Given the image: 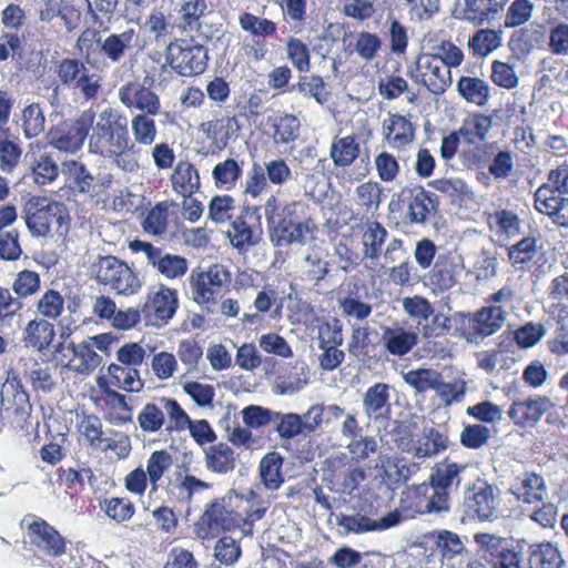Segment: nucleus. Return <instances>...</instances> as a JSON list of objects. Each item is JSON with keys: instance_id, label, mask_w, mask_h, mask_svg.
I'll list each match as a JSON object with an SVG mask.
<instances>
[{"instance_id": "1", "label": "nucleus", "mask_w": 568, "mask_h": 568, "mask_svg": "<svg viewBox=\"0 0 568 568\" xmlns=\"http://www.w3.org/2000/svg\"><path fill=\"white\" fill-rule=\"evenodd\" d=\"M90 129L92 132L89 134V151L101 156L128 144L131 139L126 116L111 106L95 113Z\"/></svg>"}, {"instance_id": "2", "label": "nucleus", "mask_w": 568, "mask_h": 568, "mask_svg": "<svg viewBox=\"0 0 568 568\" xmlns=\"http://www.w3.org/2000/svg\"><path fill=\"white\" fill-rule=\"evenodd\" d=\"M90 276L119 295H133L141 288L135 272L113 255L98 256L90 265Z\"/></svg>"}, {"instance_id": "3", "label": "nucleus", "mask_w": 568, "mask_h": 568, "mask_svg": "<svg viewBox=\"0 0 568 568\" xmlns=\"http://www.w3.org/2000/svg\"><path fill=\"white\" fill-rule=\"evenodd\" d=\"M165 63L162 70L170 67L179 75L194 77L205 71L209 55L204 45L185 39H174L166 44Z\"/></svg>"}, {"instance_id": "4", "label": "nucleus", "mask_w": 568, "mask_h": 568, "mask_svg": "<svg viewBox=\"0 0 568 568\" xmlns=\"http://www.w3.org/2000/svg\"><path fill=\"white\" fill-rule=\"evenodd\" d=\"M139 261L145 262L165 280H181L187 272V260L179 254H172L150 242L134 240L129 244Z\"/></svg>"}, {"instance_id": "5", "label": "nucleus", "mask_w": 568, "mask_h": 568, "mask_svg": "<svg viewBox=\"0 0 568 568\" xmlns=\"http://www.w3.org/2000/svg\"><path fill=\"white\" fill-rule=\"evenodd\" d=\"M26 223L36 236H45L53 225L61 227L69 219L64 204L47 197L34 196L26 207Z\"/></svg>"}, {"instance_id": "6", "label": "nucleus", "mask_w": 568, "mask_h": 568, "mask_svg": "<svg viewBox=\"0 0 568 568\" xmlns=\"http://www.w3.org/2000/svg\"><path fill=\"white\" fill-rule=\"evenodd\" d=\"M402 503L405 508L419 515H438L450 508L448 493L437 487L430 477L428 483L408 487L403 493Z\"/></svg>"}, {"instance_id": "7", "label": "nucleus", "mask_w": 568, "mask_h": 568, "mask_svg": "<svg viewBox=\"0 0 568 568\" xmlns=\"http://www.w3.org/2000/svg\"><path fill=\"white\" fill-rule=\"evenodd\" d=\"M408 75L418 84L426 87L433 94H443L452 84V72L437 55L422 52L415 67L408 69Z\"/></svg>"}, {"instance_id": "8", "label": "nucleus", "mask_w": 568, "mask_h": 568, "mask_svg": "<svg viewBox=\"0 0 568 568\" xmlns=\"http://www.w3.org/2000/svg\"><path fill=\"white\" fill-rule=\"evenodd\" d=\"M94 116L95 111L89 108L74 120L63 121L49 133V143L59 151L77 152L83 145L85 139L89 138Z\"/></svg>"}, {"instance_id": "9", "label": "nucleus", "mask_w": 568, "mask_h": 568, "mask_svg": "<svg viewBox=\"0 0 568 568\" xmlns=\"http://www.w3.org/2000/svg\"><path fill=\"white\" fill-rule=\"evenodd\" d=\"M500 501L498 488L480 477H476L466 488L467 509L481 521H493L497 518Z\"/></svg>"}, {"instance_id": "10", "label": "nucleus", "mask_w": 568, "mask_h": 568, "mask_svg": "<svg viewBox=\"0 0 568 568\" xmlns=\"http://www.w3.org/2000/svg\"><path fill=\"white\" fill-rule=\"evenodd\" d=\"M213 4L207 0H182L178 11L180 27L184 31L196 32L205 40H212L220 33V27L209 21Z\"/></svg>"}, {"instance_id": "11", "label": "nucleus", "mask_w": 568, "mask_h": 568, "mask_svg": "<svg viewBox=\"0 0 568 568\" xmlns=\"http://www.w3.org/2000/svg\"><path fill=\"white\" fill-rule=\"evenodd\" d=\"M154 82V77L150 74L144 77L143 83L128 82L118 90V98L126 109L138 111V114H159L161 101L150 88Z\"/></svg>"}, {"instance_id": "12", "label": "nucleus", "mask_w": 568, "mask_h": 568, "mask_svg": "<svg viewBox=\"0 0 568 568\" xmlns=\"http://www.w3.org/2000/svg\"><path fill=\"white\" fill-rule=\"evenodd\" d=\"M298 203H290L282 207V217L271 229V241L277 247H285L293 243L304 244L312 232L313 224L310 221L297 220Z\"/></svg>"}, {"instance_id": "13", "label": "nucleus", "mask_w": 568, "mask_h": 568, "mask_svg": "<svg viewBox=\"0 0 568 568\" xmlns=\"http://www.w3.org/2000/svg\"><path fill=\"white\" fill-rule=\"evenodd\" d=\"M336 525L343 534H367L383 531L395 527L400 521L397 511H392L382 517L372 516L368 513L354 511L352 514L341 513L335 516Z\"/></svg>"}, {"instance_id": "14", "label": "nucleus", "mask_w": 568, "mask_h": 568, "mask_svg": "<svg viewBox=\"0 0 568 568\" xmlns=\"http://www.w3.org/2000/svg\"><path fill=\"white\" fill-rule=\"evenodd\" d=\"M179 306L178 292L165 285L148 294L143 312L146 323L154 327L165 326L176 313Z\"/></svg>"}, {"instance_id": "15", "label": "nucleus", "mask_w": 568, "mask_h": 568, "mask_svg": "<svg viewBox=\"0 0 568 568\" xmlns=\"http://www.w3.org/2000/svg\"><path fill=\"white\" fill-rule=\"evenodd\" d=\"M463 272V257L456 252L446 251L437 254L428 281L434 292H446L459 283Z\"/></svg>"}, {"instance_id": "16", "label": "nucleus", "mask_w": 568, "mask_h": 568, "mask_svg": "<svg viewBox=\"0 0 568 568\" xmlns=\"http://www.w3.org/2000/svg\"><path fill=\"white\" fill-rule=\"evenodd\" d=\"M509 491L518 501L527 505L544 503L549 496L546 479L535 471L517 476Z\"/></svg>"}, {"instance_id": "17", "label": "nucleus", "mask_w": 568, "mask_h": 568, "mask_svg": "<svg viewBox=\"0 0 568 568\" xmlns=\"http://www.w3.org/2000/svg\"><path fill=\"white\" fill-rule=\"evenodd\" d=\"M477 469L467 463H457L445 458L437 464L434 473L430 475L433 483L448 495L450 490H456L459 485L467 479L476 477Z\"/></svg>"}, {"instance_id": "18", "label": "nucleus", "mask_w": 568, "mask_h": 568, "mask_svg": "<svg viewBox=\"0 0 568 568\" xmlns=\"http://www.w3.org/2000/svg\"><path fill=\"white\" fill-rule=\"evenodd\" d=\"M552 406L547 396H535L513 402L508 416L520 427L535 426Z\"/></svg>"}, {"instance_id": "19", "label": "nucleus", "mask_w": 568, "mask_h": 568, "mask_svg": "<svg viewBox=\"0 0 568 568\" xmlns=\"http://www.w3.org/2000/svg\"><path fill=\"white\" fill-rule=\"evenodd\" d=\"M139 31L128 28L119 33H111L103 40H99L100 49L112 62H120L126 55L142 48Z\"/></svg>"}, {"instance_id": "20", "label": "nucleus", "mask_w": 568, "mask_h": 568, "mask_svg": "<svg viewBox=\"0 0 568 568\" xmlns=\"http://www.w3.org/2000/svg\"><path fill=\"white\" fill-rule=\"evenodd\" d=\"M385 265L399 262L388 268V277L396 285H406L412 282L413 265L404 247V241L399 237H393L383 253Z\"/></svg>"}, {"instance_id": "21", "label": "nucleus", "mask_w": 568, "mask_h": 568, "mask_svg": "<svg viewBox=\"0 0 568 568\" xmlns=\"http://www.w3.org/2000/svg\"><path fill=\"white\" fill-rule=\"evenodd\" d=\"M33 182L38 185L51 184L61 173L59 159L53 152L43 148H37L26 155Z\"/></svg>"}, {"instance_id": "22", "label": "nucleus", "mask_w": 568, "mask_h": 568, "mask_svg": "<svg viewBox=\"0 0 568 568\" xmlns=\"http://www.w3.org/2000/svg\"><path fill=\"white\" fill-rule=\"evenodd\" d=\"M28 534L31 544L49 556H61L65 550V542L61 535L41 518L29 523Z\"/></svg>"}, {"instance_id": "23", "label": "nucleus", "mask_w": 568, "mask_h": 568, "mask_svg": "<svg viewBox=\"0 0 568 568\" xmlns=\"http://www.w3.org/2000/svg\"><path fill=\"white\" fill-rule=\"evenodd\" d=\"M344 416V408L337 404H314L304 414H300L305 435L329 428Z\"/></svg>"}, {"instance_id": "24", "label": "nucleus", "mask_w": 568, "mask_h": 568, "mask_svg": "<svg viewBox=\"0 0 568 568\" xmlns=\"http://www.w3.org/2000/svg\"><path fill=\"white\" fill-rule=\"evenodd\" d=\"M382 134L389 148L402 151L413 143L415 128L406 116L395 113L383 121Z\"/></svg>"}, {"instance_id": "25", "label": "nucleus", "mask_w": 568, "mask_h": 568, "mask_svg": "<svg viewBox=\"0 0 568 568\" xmlns=\"http://www.w3.org/2000/svg\"><path fill=\"white\" fill-rule=\"evenodd\" d=\"M64 349L68 354H63V357H69L65 367L77 374L90 375L102 364V356L84 341L63 346Z\"/></svg>"}, {"instance_id": "26", "label": "nucleus", "mask_w": 568, "mask_h": 568, "mask_svg": "<svg viewBox=\"0 0 568 568\" xmlns=\"http://www.w3.org/2000/svg\"><path fill=\"white\" fill-rule=\"evenodd\" d=\"M534 203L535 209L548 215L555 224L568 227V195L550 194L546 187H538Z\"/></svg>"}, {"instance_id": "27", "label": "nucleus", "mask_w": 568, "mask_h": 568, "mask_svg": "<svg viewBox=\"0 0 568 568\" xmlns=\"http://www.w3.org/2000/svg\"><path fill=\"white\" fill-rule=\"evenodd\" d=\"M509 311L499 306L481 307L473 316V333L483 338L494 335L504 326Z\"/></svg>"}, {"instance_id": "28", "label": "nucleus", "mask_w": 568, "mask_h": 568, "mask_svg": "<svg viewBox=\"0 0 568 568\" xmlns=\"http://www.w3.org/2000/svg\"><path fill=\"white\" fill-rule=\"evenodd\" d=\"M389 385L376 383L363 396V408L368 420L386 418L389 413Z\"/></svg>"}, {"instance_id": "29", "label": "nucleus", "mask_w": 568, "mask_h": 568, "mask_svg": "<svg viewBox=\"0 0 568 568\" xmlns=\"http://www.w3.org/2000/svg\"><path fill=\"white\" fill-rule=\"evenodd\" d=\"M388 237V231L378 221L367 220L362 227L363 258L377 261L383 255V246Z\"/></svg>"}, {"instance_id": "30", "label": "nucleus", "mask_w": 568, "mask_h": 568, "mask_svg": "<svg viewBox=\"0 0 568 568\" xmlns=\"http://www.w3.org/2000/svg\"><path fill=\"white\" fill-rule=\"evenodd\" d=\"M418 335L403 327H384L382 343L385 349L394 356L408 354L417 344Z\"/></svg>"}, {"instance_id": "31", "label": "nucleus", "mask_w": 568, "mask_h": 568, "mask_svg": "<svg viewBox=\"0 0 568 568\" xmlns=\"http://www.w3.org/2000/svg\"><path fill=\"white\" fill-rule=\"evenodd\" d=\"M201 520L211 530H230L239 526L241 518L226 506L224 499H217L206 508Z\"/></svg>"}, {"instance_id": "32", "label": "nucleus", "mask_w": 568, "mask_h": 568, "mask_svg": "<svg viewBox=\"0 0 568 568\" xmlns=\"http://www.w3.org/2000/svg\"><path fill=\"white\" fill-rule=\"evenodd\" d=\"M477 367L488 375L509 371L515 364V357L501 347L483 349L475 353Z\"/></svg>"}, {"instance_id": "33", "label": "nucleus", "mask_w": 568, "mask_h": 568, "mask_svg": "<svg viewBox=\"0 0 568 568\" xmlns=\"http://www.w3.org/2000/svg\"><path fill=\"white\" fill-rule=\"evenodd\" d=\"M564 564L562 554L556 545L549 541L529 545V568H561Z\"/></svg>"}, {"instance_id": "34", "label": "nucleus", "mask_w": 568, "mask_h": 568, "mask_svg": "<svg viewBox=\"0 0 568 568\" xmlns=\"http://www.w3.org/2000/svg\"><path fill=\"white\" fill-rule=\"evenodd\" d=\"M268 123L273 129L272 139L276 145H291L300 138L301 122L293 114L270 116Z\"/></svg>"}, {"instance_id": "35", "label": "nucleus", "mask_w": 568, "mask_h": 568, "mask_svg": "<svg viewBox=\"0 0 568 568\" xmlns=\"http://www.w3.org/2000/svg\"><path fill=\"white\" fill-rule=\"evenodd\" d=\"M506 0H465V18L475 24L497 19L504 11Z\"/></svg>"}, {"instance_id": "36", "label": "nucleus", "mask_w": 568, "mask_h": 568, "mask_svg": "<svg viewBox=\"0 0 568 568\" xmlns=\"http://www.w3.org/2000/svg\"><path fill=\"white\" fill-rule=\"evenodd\" d=\"M284 458L276 452L263 456L258 465L260 479L267 490H277L284 483Z\"/></svg>"}, {"instance_id": "37", "label": "nucleus", "mask_w": 568, "mask_h": 568, "mask_svg": "<svg viewBox=\"0 0 568 568\" xmlns=\"http://www.w3.org/2000/svg\"><path fill=\"white\" fill-rule=\"evenodd\" d=\"M142 28L156 44L166 45L172 41L174 24L161 9H153L145 18Z\"/></svg>"}, {"instance_id": "38", "label": "nucleus", "mask_w": 568, "mask_h": 568, "mask_svg": "<svg viewBox=\"0 0 568 568\" xmlns=\"http://www.w3.org/2000/svg\"><path fill=\"white\" fill-rule=\"evenodd\" d=\"M172 187L181 195H193L200 189V175L193 164L180 161L171 175Z\"/></svg>"}, {"instance_id": "39", "label": "nucleus", "mask_w": 568, "mask_h": 568, "mask_svg": "<svg viewBox=\"0 0 568 568\" xmlns=\"http://www.w3.org/2000/svg\"><path fill=\"white\" fill-rule=\"evenodd\" d=\"M205 467L216 474H227L235 467L233 449L225 443H219L204 450Z\"/></svg>"}, {"instance_id": "40", "label": "nucleus", "mask_w": 568, "mask_h": 568, "mask_svg": "<svg viewBox=\"0 0 568 568\" xmlns=\"http://www.w3.org/2000/svg\"><path fill=\"white\" fill-rule=\"evenodd\" d=\"M54 335V327L49 321L44 318L33 320L24 328L23 342L27 346L43 351L52 343Z\"/></svg>"}, {"instance_id": "41", "label": "nucleus", "mask_w": 568, "mask_h": 568, "mask_svg": "<svg viewBox=\"0 0 568 568\" xmlns=\"http://www.w3.org/2000/svg\"><path fill=\"white\" fill-rule=\"evenodd\" d=\"M359 143L354 135L335 138L329 148V156L335 166H351L359 155Z\"/></svg>"}, {"instance_id": "42", "label": "nucleus", "mask_w": 568, "mask_h": 568, "mask_svg": "<svg viewBox=\"0 0 568 568\" xmlns=\"http://www.w3.org/2000/svg\"><path fill=\"white\" fill-rule=\"evenodd\" d=\"M108 374L111 385L125 392L139 393L144 386L138 368L111 364L108 367Z\"/></svg>"}, {"instance_id": "43", "label": "nucleus", "mask_w": 568, "mask_h": 568, "mask_svg": "<svg viewBox=\"0 0 568 568\" xmlns=\"http://www.w3.org/2000/svg\"><path fill=\"white\" fill-rule=\"evenodd\" d=\"M457 90L467 102L478 106L486 105L490 97L489 84L480 78L460 77Z\"/></svg>"}, {"instance_id": "44", "label": "nucleus", "mask_w": 568, "mask_h": 568, "mask_svg": "<svg viewBox=\"0 0 568 568\" xmlns=\"http://www.w3.org/2000/svg\"><path fill=\"white\" fill-rule=\"evenodd\" d=\"M447 448V438L434 427H424L414 447V456L424 459L438 455Z\"/></svg>"}, {"instance_id": "45", "label": "nucleus", "mask_w": 568, "mask_h": 568, "mask_svg": "<svg viewBox=\"0 0 568 568\" xmlns=\"http://www.w3.org/2000/svg\"><path fill=\"white\" fill-rule=\"evenodd\" d=\"M136 423L144 433L154 434L160 432L165 425L163 398L159 397L146 403L139 412Z\"/></svg>"}, {"instance_id": "46", "label": "nucleus", "mask_w": 568, "mask_h": 568, "mask_svg": "<svg viewBox=\"0 0 568 568\" xmlns=\"http://www.w3.org/2000/svg\"><path fill=\"white\" fill-rule=\"evenodd\" d=\"M477 556L488 566L509 542L507 538L493 532H477L474 536Z\"/></svg>"}, {"instance_id": "47", "label": "nucleus", "mask_w": 568, "mask_h": 568, "mask_svg": "<svg viewBox=\"0 0 568 568\" xmlns=\"http://www.w3.org/2000/svg\"><path fill=\"white\" fill-rule=\"evenodd\" d=\"M503 42V31L479 29L468 39V48L476 57H487L497 50Z\"/></svg>"}, {"instance_id": "48", "label": "nucleus", "mask_w": 568, "mask_h": 568, "mask_svg": "<svg viewBox=\"0 0 568 568\" xmlns=\"http://www.w3.org/2000/svg\"><path fill=\"white\" fill-rule=\"evenodd\" d=\"M61 174L65 178V183L74 185L80 192L89 193L93 187V175L81 162L69 160L61 163Z\"/></svg>"}, {"instance_id": "49", "label": "nucleus", "mask_w": 568, "mask_h": 568, "mask_svg": "<svg viewBox=\"0 0 568 568\" xmlns=\"http://www.w3.org/2000/svg\"><path fill=\"white\" fill-rule=\"evenodd\" d=\"M156 114H134L131 119V131L133 134V143L135 145L150 146L158 135V129L154 121Z\"/></svg>"}, {"instance_id": "50", "label": "nucleus", "mask_w": 568, "mask_h": 568, "mask_svg": "<svg viewBox=\"0 0 568 568\" xmlns=\"http://www.w3.org/2000/svg\"><path fill=\"white\" fill-rule=\"evenodd\" d=\"M139 148L131 141L128 144L115 148L103 158L111 159L112 163L125 173H135L140 169Z\"/></svg>"}, {"instance_id": "51", "label": "nucleus", "mask_w": 568, "mask_h": 568, "mask_svg": "<svg viewBox=\"0 0 568 568\" xmlns=\"http://www.w3.org/2000/svg\"><path fill=\"white\" fill-rule=\"evenodd\" d=\"M241 29L256 38H268L276 33L277 26L274 21L263 17L255 16L251 12H243L239 17Z\"/></svg>"}, {"instance_id": "52", "label": "nucleus", "mask_w": 568, "mask_h": 568, "mask_svg": "<svg viewBox=\"0 0 568 568\" xmlns=\"http://www.w3.org/2000/svg\"><path fill=\"white\" fill-rule=\"evenodd\" d=\"M435 210L432 193L423 187L416 190L408 205V217L412 223L425 224L428 215Z\"/></svg>"}, {"instance_id": "53", "label": "nucleus", "mask_w": 568, "mask_h": 568, "mask_svg": "<svg viewBox=\"0 0 568 568\" xmlns=\"http://www.w3.org/2000/svg\"><path fill=\"white\" fill-rule=\"evenodd\" d=\"M212 176L217 187L230 190L242 176V165L234 159H226L213 168Z\"/></svg>"}, {"instance_id": "54", "label": "nucleus", "mask_w": 568, "mask_h": 568, "mask_svg": "<svg viewBox=\"0 0 568 568\" xmlns=\"http://www.w3.org/2000/svg\"><path fill=\"white\" fill-rule=\"evenodd\" d=\"M173 457L172 455L164 450H154L146 460V469L149 481L152 486V490H156L159 485V480L163 477V475L172 467Z\"/></svg>"}, {"instance_id": "55", "label": "nucleus", "mask_w": 568, "mask_h": 568, "mask_svg": "<svg viewBox=\"0 0 568 568\" xmlns=\"http://www.w3.org/2000/svg\"><path fill=\"white\" fill-rule=\"evenodd\" d=\"M189 285L191 298L196 304L205 306L209 312H212L210 306L216 304L221 292L196 276L194 273L190 276Z\"/></svg>"}, {"instance_id": "56", "label": "nucleus", "mask_w": 568, "mask_h": 568, "mask_svg": "<svg viewBox=\"0 0 568 568\" xmlns=\"http://www.w3.org/2000/svg\"><path fill=\"white\" fill-rule=\"evenodd\" d=\"M489 226L498 235L513 237L520 232V221L516 213L507 210L496 211L489 215Z\"/></svg>"}, {"instance_id": "57", "label": "nucleus", "mask_w": 568, "mask_h": 568, "mask_svg": "<svg viewBox=\"0 0 568 568\" xmlns=\"http://www.w3.org/2000/svg\"><path fill=\"white\" fill-rule=\"evenodd\" d=\"M274 430L281 439L291 440L304 434L302 419L297 413L277 412L274 416Z\"/></svg>"}, {"instance_id": "58", "label": "nucleus", "mask_w": 568, "mask_h": 568, "mask_svg": "<svg viewBox=\"0 0 568 568\" xmlns=\"http://www.w3.org/2000/svg\"><path fill=\"white\" fill-rule=\"evenodd\" d=\"M169 225V204L160 202L155 204L143 220L142 227L148 234L160 236L164 234Z\"/></svg>"}, {"instance_id": "59", "label": "nucleus", "mask_w": 568, "mask_h": 568, "mask_svg": "<svg viewBox=\"0 0 568 568\" xmlns=\"http://www.w3.org/2000/svg\"><path fill=\"white\" fill-rule=\"evenodd\" d=\"M231 243L236 248L255 245L258 242L261 232L253 230L243 216H237L231 224L227 232Z\"/></svg>"}, {"instance_id": "60", "label": "nucleus", "mask_w": 568, "mask_h": 568, "mask_svg": "<svg viewBox=\"0 0 568 568\" xmlns=\"http://www.w3.org/2000/svg\"><path fill=\"white\" fill-rule=\"evenodd\" d=\"M440 373L429 368H417L403 374L406 384L417 393H424L438 386Z\"/></svg>"}, {"instance_id": "61", "label": "nucleus", "mask_w": 568, "mask_h": 568, "mask_svg": "<svg viewBox=\"0 0 568 568\" xmlns=\"http://www.w3.org/2000/svg\"><path fill=\"white\" fill-rule=\"evenodd\" d=\"M163 398V409L164 417L168 416V425L166 430L172 432H183L186 429L190 424L191 417L185 412V409L179 404V402L174 398L162 397Z\"/></svg>"}, {"instance_id": "62", "label": "nucleus", "mask_w": 568, "mask_h": 568, "mask_svg": "<svg viewBox=\"0 0 568 568\" xmlns=\"http://www.w3.org/2000/svg\"><path fill=\"white\" fill-rule=\"evenodd\" d=\"M54 371V368L48 365L33 362L26 368L24 375L36 389L49 393L55 386Z\"/></svg>"}, {"instance_id": "63", "label": "nucleus", "mask_w": 568, "mask_h": 568, "mask_svg": "<svg viewBox=\"0 0 568 568\" xmlns=\"http://www.w3.org/2000/svg\"><path fill=\"white\" fill-rule=\"evenodd\" d=\"M101 509L109 518L118 524L130 520L135 513L133 503L123 497H111L109 499H104V501L101 503Z\"/></svg>"}, {"instance_id": "64", "label": "nucleus", "mask_w": 568, "mask_h": 568, "mask_svg": "<svg viewBox=\"0 0 568 568\" xmlns=\"http://www.w3.org/2000/svg\"><path fill=\"white\" fill-rule=\"evenodd\" d=\"M535 3L531 0H514L505 14V27L517 28L527 23L534 14Z\"/></svg>"}]
</instances>
